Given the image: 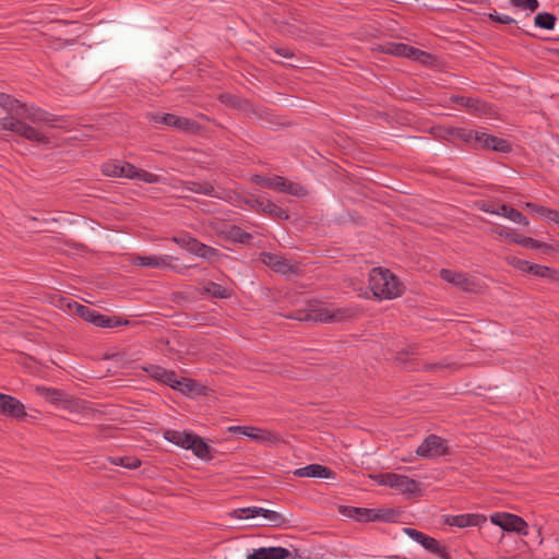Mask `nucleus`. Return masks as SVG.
Segmentation results:
<instances>
[{
  "label": "nucleus",
  "instance_id": "nucleus-1",
  "mask_svg": "<svg viewBox=\"0 0 559 559\" xmlns=\"http://www.w3.org/2000/svg\"><path fill=\"white\" fill-rule=\"evenodd\" d=\"M0 107L8 112V116L0 119V130L14 132L32 142L50 143V139L36 128L19 120V108L22 107V102L13 98L11 95L0 93Z\"/></svg>",
  "mask_w": 559,
  "mask_h": 559
},
{
  "label": "nucleus",
  "instance_id": "nucleus-2",
  "mask_svg": "<svg viewBox=\"0 0 559 559\" xmlns=\"http://www.w3.org/2000/svg\"><path fill=\"white\" fill-rule=\"evenodd\" d=\"M229 518L239 520L238 527H282L288 521L278 512L261 507H248L235 509L228 513Z\"/></svg>",
  "mask_w": 559,
  "mask_h": 559
},
{
  "label": "nucleus",
  "instance_id": "nucleus-3",
  "mask_svg": "<svg viewBox=\"0 0 559 559\" xmlns=\"http://www.w3.org/2000/svg\"><path fill=\"white\" fill-rule=\"evenodd\" d=\"M369 288L379 299H394L402 296L405 287L390 270L373 267L369 274Z\"/></svg>",
  "mask_w": 559,
  "mask_h": 559
},
{
  "label": "nucleus",
  "instance_id": "nucleus-4",
  "mask_svg": "<svg viewBox=\"0 0 559 559\" xmlns=\"http://www.w3.org/2000/svg\"><path fill=\"white\" fill-rule=\"evenodd\" d=\"M165 440L186 450H191L193 454L202 460H211L210 445L198 435L187 431L167 429L164 431Z\"/></svg>",
  "mask_w": 559,
  "mask_h": 559
},
{
  "label": "nucleus",
  "instance_id": "nucleus-5",
  "mask_svg": "<svg viewBox=\"0 0 559 559\" xmlns=\"http://www.w3.org/2000/svg\"><path fill=\"white\" fill-rule=\"evenodd\" d=\"M67 308L69 309L70 312L79 316L84 321L98 328H116L129 323L128 320H122L118 317H108L102 314L95 309H92L76 301H68Z\"/></svg>",
  "mask_w": 559,
  "mask_h": 559
},
{
  "label": "nucleus",
  "instance_id": "nucleus-6",
  "mask_svg": "<svg viewBox=\"0 0 559 559\" xmlns=\"http://www.w3.org/2000/svg\"><path fill=\"white\" fill-rule=\"evenodd\" d=\"M354 316L352 309L347 308H338V309H329V308H313L308 312L297 311L296 314L288 316L290 319H296L299 321H314V322H343L346 319H349Z\"/></svg>",
  "mask_w": 559,
  "mask_h": 559
},
{
  "label": "nucleus",
  "instance_id": "nucleus-7",
  "mask_svg": "<svg viewBox=\"0 0 559 559\" xmlns=\"http://www.w3.org/2000/svg\"><path fill=\"white\" fill-rule=\"evenodd\" d=\"M35 391L40 396L45 397L48 402L60 405L63 409L70 413H78L86 408L85 401L69 396L62 390L55 388L36 386Z\"/></svg>",
  "mask_w": 559,
  "mask_h": 559
},
{
  "label": "nucleus",
  "instance_id": "nucleus-8",
  "mask_svg": "<svg viewBox=\"0 0 559 559\" xmlns=\"http://www.w3.org/2000/svg\"><path fill=\"white\" fill-rule=\"evenodd\" d=\"M404 533L407 536H409L413 540L419 543L426 550L430 551L431 554H435L442 559H451L445 547L441 546L436 538L430 537L424 534L423 532H419L411 527H405Z\"/></svg>",
  "mask_w": 559,
  "mask_h": 559
},
{
  "label": "nucleus",
  "instance_id": "nucleus-9",
  "mask_svg": "<svg viewBox=\"0 0 559 559\" xmlns=\"http://www.w3.org/2000/svg\"><path fill=\"white\" fill-rule=\"evenodd\" d=\"M490 521L506 532H515L526 535L527 523L519 515L497 512L490 516Z\"/></svg>",
  "mask_w": 559,
  "mask_h": 559
},
{
  "label": "nucleus",
  "instance_id": "nucleus-10",
  "mask_svg": "<svg viewBox=\"0 0 559 559\" xmlns=\"http://www.w3.org/2000/svg\"><path fill=\"white\" fill-rule=\"evenodd\" d=\"M448 453L449 448L445 440L437 435H429L416 450V454L425 459L442 456Z\"/></svg>",
  "mask_w": 559,
  "mask_h": 559
},
{
  "label": "nucleus",
  "instance_id": "nucleus-11",
  "mask_svg": "<svg viewBox=\"0 0 559 559\" xmlns=\"http://www.w3.org/2000/svg\"><path fill=\"white\" fill-rule=\"evenodd\" d=\"M0 414L16 420L27 417L24 404L12 395L0 393Z\"/></svg>",
  "mask_w": 559,
  "mask_h": 559
},
{
  "label": "nucleus",
  "instance_id": "nucleus-12",
  "mask_svg": "<svg viewBox=\"0 0 559 559\" xmlns=\"http://www.w3.org/2000/svg\"><path fill=\"white\" fill-rule=\"evenodd\" d=\"M177 260L171 255H138L133 259V263L140 266H150V267H168L175 270L178 273H182L188 266L177 267L173 264V262Z\"/></svg>",
  "mask_w": 559,
  "mask_h": 559
},
{
  "label": "nucleus",
  "instance_id": "nucleus-13",
  "mask_svg": "<svg viewBox=\"0 0 559 559\" xmlns=\"http://www.w3.org/2000/svg\"><path fill=\"white\" fill-rule=\"evenodd\" d=\"M440 277L449 284L459 287L466 293H476L478 290L477 284L464 273L442 269L440 271Z\"/></svg>",
  "mask_w": 559,
  "mask_h": 559
},
{
  "label": "nucleus",
  "instance_id": "nucleus-14",
  "mask_svg": "<svg viewBox=\"0 0 559 559\" xmlns=\"http://www.w3.org/2000/svg\"><path fill=\"white\" fill-rule=\"evenodd\" d=\"M260 260L262 263H264L266 266L272 269L274 272L281 273V274H297L298 267L297 265L290 264L287 259L270 253V252H261L260 253Z\"/></svg>",
  "mask_w": 559,
  "mask_h": 559
},
{
  "label": "nucleus",
  "instance_id": "nucleus-15",
  "mask_svg": "<svg viewBox=\"0 0 559 559\" xmlns=\"http://www.w3.org/2000/svg\"><path fill=\"white\" fill-rule=\"evenodd\" d=\"M19 120H28L33 123H48L57 121L53 115L39 107L28 105L26 103H22V107L19 108Z\"/></svg>",
  "mask_w": 559,
  "mask_h": 559
},
{
  "label": "nucleus",
  "instance_id": "nucleus-16",
  "mask_svg": "<svg viewBox=\"0 0 559 559\" xmlns=\"http://www.w3.org/2000/svg\"><path fill=\"white\" fill-rule=\"evenodd\" d=\"M451 100L456 105L466 107L467 109H469L471 112L479 116L489 115L491 111V107L487 103L481 102L479 98L452 96Z\"/></svg>",
  "mask_w": 559,
  "mask_h": 559
},
{
  "label": "nucleus",
  "instance_id": "nucleus-17",
  "mask_svg": "<svg viewBox=\"0 0 559 559\" xmlns=\"http://www.w3.org/2000/svg\"><path fill=\"white\" fill-rule=\"evenodd\" d=\"M475 143L483 148H490L495 152L507 153L511 150V145L507 140L483 132L478 133V140Z\"/></svg>",
  "mask_w": 559,
  "mask_h": 559
},
{
  "label": "nucleus",
  "instance_id": "nucleus-18",
  "mask_svg": "<svg viewBox=\"0 0 559 559\" xmlns=\"http://www.w3.org/2000/svg\"><path fill=\"white\" fill-rule=\"evenodd\" d=\"M484 522H486V518L480 514H459L444 518V524L456 527L477 526Z\"/></svg>",
  "mask_w": 559,
  "mask_h": 559
},
{
  "label": "nucleus",
  "instance_id": "nucleus-19",
  "mask_svg": "<svg viewBox=\"0 0 559 559\" xmlns=\"http://www.w3.org/2000/svg\"><path fill=\"white\" fill-rule=\"evenodd\" d=\"M297 477H312V478H331L335 476V473L321 464H309L305 467L297 468L294 472Z\"/></svg>",
  "mask_w": 559,
  "mask_h": 559
},
{
  "label": "nucleus",
  "instance_id": "nucleus-20",
  "mask_svg": "<svg viewBox=\"0 0 559 559\" xmlns=\"http://www.w3.org/2000/svg\"><path fill=\"white\" fill-rule=\"evenodd\" d=\"M164 384L169 385L174 390L182 393H190L195 391L198 383L194 380L187 378H177V373L173 370H168V374L165 376Z\"/></svg>",
  "mask_w": 559,
  "mask_h": 559
},
{
  "label": "nucleus",
  "instance_id": "nucleus-21",
  "mask_svg": "<svg viewBox=\"0 0 559 559\" xmlns=\"http://www.w3.org/2000/svg\"><path fill=\"white\" fill-rule=\"evenodd\" d=\"M290 551L284 547H262L247 556V559H286Z\"/></svg>",
  "mask_w": 559,
  "mask_h": 559
},
{
  "label": "nucleus",
  "instance_id": "nucleus-22",
  "mask_svg": "<svg viewBox=\"0 0 559 559\" xmlns=\"http://www.w3.org/2000/svg\"><path fill=\"white\" fill-rule=\"evenodd\" d=\"M342 515L356 520L357 522H373V509L340 506Z\"/></svg>",
  "mask_w": 559,
  "mask_h": 559
},
{
  "label": "nucleus",
  "instance_id": "nucleus-23",
  "mask_svg": "<svg viewBox=\"0 0 559 559\" xmlns=\"http://www.w3.org/2000/svg\"><path fill=\"white\" fill-rule=\"evenodd\" d=\"M246 437L261 444L278 443L281 438L277 433L258 427L249 426Z\"/></svg>",
  "mask_w": 559,
  "mask_h": 559
},
{
  "label": "nucleus",
  "instance_id": "nucleus-24",
  "mask_svg": "<svg viewBox=\"0 0 559 559\" xmlns=\"http://www.w3.org/2000/svg\"><path fill=\"white\" fill-rule=\"evenodd\" d=\"M134 169L135 166L130 163H124L123 165L105 164L103 167V173L109 177H124L133 179Z\"/></svg>",
  "mask_w": 559,
  "mask_h": 559
},
{
  "label": "nucleus",
  "instance_id": "nucleus-25",
  "mask_svg": "<svg viewBox=\"0 0 559 559\" xmlns=\"http://www.w3.org/2000/svg\"><path fill=\"white\" fill-rule=\"evenodd\" d=\"M152 119L155 122H160L180 130H188L192 124L190 119L178 117L173 114L153 115Z\"/></svg>",
  "mask_w": 559,
  "mask_h": 559
},
{
  "label": "nucleus",
  "instance_id": "nucleus-26",
  "mask_svg": "<svg viewBox=\"0 0 559 559\" xmlns=\"http://www.w3.org/2000/svg\"><path fill=\"white\" fill-rule=\"evenodd\" d=\"M413 49H414V47L408 46L403 43L389 41V43L379 45V51H381L383 53L392 55V56H396V57H406L408 59H409V55H412Z\"/></svg>",
  "mask_w": 559,
  "mask_h": 559
},
{
  "label": "nucleus",
  "instance_id": "nucleus-27",
  "mask_svg": "<svg viewBox=\"0 0 559 559\" xmlns=\"http://www.w3.org/2000/svg\"><path fill=\"white\" fill-rule=\"evenodd\" d=\"M396 490L401 493L416 495L420 492L419 483L406 475H401Z\"/></svg>",
  "mask_w": 559,
  "mask_h": 559
},
{
  "label": "nucleus",
  "instance_id": "nucleus-28",
  "mask_svg": "<svg viewBox=\"0 0 559 559\" xmlns=\"http://www.w3.org/2000/svg\"><path fill=\"white\" fill-rule=\"evenodd\" d=\"M192 254L211 261L219 255V251L216 248L210 247L197 240V246H194Z\"/></svg>",
  "mask_w": 559,
  "mask_h": 559
},
{
  "label": "nucleus",
  "instance_id": "nucleus-29",
  "mask_svg": "<svg viewBox=\"0 0 559 559\" xmlns=\"http://www.w3.org/2000/svg\"><path fill=\"white\" fill-rule=\"evenodd\" d=\"M108 461L114 465H119L128 469H136L142 462L135 456H109Z\"/></svg>",
  "mask_w": 559,
  "mask_h": 559
},
{
  "label": "nucleus",
  "instance_id": "nucleus-30",
  "mask_svg": "<svg viewBox=\"0 0 559 559\" xmlns=\"http://www.w3.org/2000/svg\"><path fill=\"white\" fill-rule=\"evenodd\" d=\"M227 238L234 242L248 245L252 239V235L245 231L239 226H231L227 231Z\"/></svg>",
  "mask_w": 559,
  "mask_h": 559
},
{
  "label": "nucleus",
  "instance_id": "nucleus-31",
  "mask_svg": "<svg viewBox=\"0 0 559 559\" xmlns=\"http://www.w3.org/2000/svg\"><path fill=\"white\" fill-rule=\"evenodd\" d=\"M263 213L270 215L271 217L277 218V219H288L289 215L288 213L278 206L277 204L273 203L271 200L266 199L264 202L262 211Z\"/></svg>",
  "mask_w": 559,
  "mask_h": 559
},
{
  "label": "nucleus",
  "instance_id": "nucleus-32",
  "mask_svg": "<svg viewBox=\"0 0 559 559\" xmlns=\"http://www.w3.org/2000/svg\"><path fill=\"white\" fill-rule=\"evenodd\" d=\"M197 238L192 237L188 233H182L180 235L171 237V241L181 247L182 249L187 250L188 252L192 253L194 246H197Z\"/></svg>",
  "mask_w": 559,
  "mask_h": 559
},
{
  "label": "nucleus",
  "instance_id": "nucleus-33",
  "mask_svg": "<svg viewBox=\"0 0 559 559\" xmlns=\"http://www.w3.org/2000/svg\"><path fill=\"white\" fill-rule=\"evenodd\" d=\"M556 16L548 12H540L537 13L534 17V24L537 27L544 28V29H554L556 25Z\"/></svg>",
  "mask_w": 559,
  "mask_h": 559
},
{
  "label": "nucleus",
  "instance_id": "nucleus-34",
  "mask_svg": "<svg viewBox=\"0 0 559 559\" xmlns=\"http://www.w3.org/2000/svg\"><path fill=\"white\" fill-rule=\"evenodd\" d=\"M478 131H473V130H467V129H450L448 131V134L455 138V139H460L464 142H476L478 140Z\"/></svg>",
  "mask_w": 559,
  "mask_h": 559
},
{
  "label": "nucleus",
  "instance_id": "nucleus-35",
  "mask_svg": "<svg viewBox=\"0 0 559 559\" xmlns=\"http://www.w3.org/2000/svg\"><path fill=\"white\" fill-rule=\"evenodd\" d=\"M204 292L214 298L224 299L230 296V293L227 288L214 282H209L204 287Z\"/></svg>",
  "mask_w": 559,
  "mask_h": 559
},
{
  "label": "nucleus",
  "instance_id": "nucleus-36",
  "mask_svg": "<svg viewBox=\"0 0 559 559\" xmlns=\"http://www.w3.org/2000/svg\"><path fill=\"white\" fill-rule=\"evenodd\" d=\"M373 522H394L397 518V512L393 509H373Z\"/></svg>",
  "mask_w": 559,
  "mask_h": 559
},
{
  "label": "nucleus",
  "instance_id": "nucleus-37",
  "mask_svg": "<svg viewBox=\"0 0 559 559\" xmlns=\"http://www.w3.org/2000/svg\"><path fill=\"white\" fill-rule=\"evenodd\" d=\"M409 59L418 61L419 63H421L424 66H432L433 62L436 61L435 56H432L429 52L419 50L415 47L412 51V55H409Z\"/></svg>",
  "mask_w": 559,
  "mask_h": 559
},
{
  "label": "nucleus",
  "instance_id": "nucleus-38",
  "mask_svg": "<svg viewBox=\"0 0 559 559\" xmlns=\"http://www.w3.org/2000/svg\"><path fill=\"white\" fill-rule=\"evenodd\" d=\"M401 475L395 473H385L380 474L374 477L377 483L381 486H388L390 488L396 489V486L399 485L397 480H400Z\"/></svg>",
  "mask_w": 559,
  "mask_h": 559
},
{
  "label": "nucleus",
  "instance_id": "nucleus-39",
  "mask_svg": "<svg viewBox=\"0 0 559 559\" xmlns=\"http://www.w3.org/2000/svg\"><path fill=\"white\" fill-rule=\"evenodd\" d=\"M187 185V188L195 193L212 195L214 192V187L209 182L189 181Z\"/></svg>",
  "mask_w": 559,
  "mask_h": 559
},
{
  "label": "nucleus",
  "instance_id": "nucleus-40",
  "mask_svg": "<svg viewBox=\"0 0 559 559\" xmlns=\"http://www.w3.org/2000/svg\"><path fill=\"white\" fill-rule=\"evenodd\" d=\"M460 368H461V366L456 362H436V364L426 362L423 365V370L427 371V372L428 371L445 370V369L457 370Z\"/></svg>",
  "mask_w": 559,
  "mask_h": 559
},
{
  "label": "nucleus",
  "instance_id": "nucleus-41",
  "mask_svg": "<svg viewBox=\"0 0 559 559\" xmlns=\"http://www.w3.org/2000/svg\"><path fill=\"white\" fill-rule=\"evenodd\" d=\"M282 192L292 194L294 197H305L307 194V190L304 186L296 182L287 181L286 179L285 187H283Z\"/></svg>",
  "mask_w": 559,
  "mask_h": 559
},
{
  "label": "nucleus",
  "instance_id": "nucleus-42",
  "mask_svg": "<svg viewBox=\"0 0 559 559\" xmlns=\"http://www.w3.org/2000/svg\"><path fill=\"white\" fill-rule=\"evenodd\" d=\"M513 8L535 12L539 8L538 0H510Z\"/></svg>",
  "mask_w": 559,
  "mask_h": 559
},
{
  "label": "nucleus",
  "instance_id": "nucleus-43",
  "mask_svg": "<svg viewBox=\"0 0 559 559\" xmlns=\"http://www.w3.org/2000/svg\"><path fill=\"white\" fill-rule=\"evenodd\" d=\"M507 263L515 269H518L519 271L523 272V273H531V269H532V262L530 261H526V260H522L520 258H516V257H508L507 258Z\"/></svg>",
  "mask_w": 559,
  "mask_h": 559
},
{
  "label": "nucleus",
  "instance_id": "nucleus-44",
  "mask_svg": "<svg viewBox=\"0 0 559 559\" xmlns=\"http://www.w3.org/2000/svg\"><path fill=\"white\" fill-rule=\"evenodd\" d=\"M144 370L148 373V376L156 380V381H159L162 383H164V380H165V376L168 374V370L160 367V366H155V365H152L147 368H144Z\"/></svg>",
  "mask_w": 559,
  "mask_h": 559
},
{
  "label": "nucleus",
  "instance_id": "nucleus-45",
  "mask_svg": "<svg viewBox=\"0 0 559 559\" xmlns=\"http://www.w3.org/2000/svg\"><path fill=\"white\" fill-rule=\"evenodd\" d=\"M133 179H139L144 182H148V183H157L159 181V176L148 173L143 169H138L135 167L134 174H133Z\"/></svg>",
  "mask_w": 559,
  "mask_h": 559
},
{
  "label": "nucleus",
  "instance_id": "nucleus-46",
  "mask_svg": "<svg viewBox=\"0 0 559 559\" xmlns=\"http://www.w3.org/2000/svg\"><path fill=\"white\" fill-rule=\"evenodd\" d=\"M237 108L250 115L262 116L261 110L257 108L250 100L240 98L237 100Z\"/></svg>",
  "mask_w": 559,
  "mask_h": 559
},
{
  "label": "nucleus",
  "instance_id": "nucleus-47",
  "mask_svg": "<svg viewBox=\"0 0 559 559\" xmlns=\"http://www.w3.org/2000/svg\"><path fill=\"white\" fill-rule=\"evenodd\" d=\"M283 187H285V178L281 176L267 177V180L264 181V188L278 192L283 191Z\"/></svg>",
  "mask_w": 559,
  "mask_h": 559
},
{
  "label": "nucleus",
  "instance_id": "nucleus-48",
  "mask_svg": "<svg viewBox=\"0 0 559 559\" xmlns=\"http://www.w3.org/2000/svg\"><path fill=\"white\" fill-rule=\"evenodd\" d=\"M512 242L531 249H534V247L539 246L538 240L531 237H524L518 233H514Z\"/></svg>",
  "mask_w": 559,
  "mask_h": 559
},
{
  "label": "nucleus",
  "instance_id": "nucleus-49",
  "mask_svg": "<svg viewBox=\"0 0 559 559\" xmlns=\"http://www.w3.org/2000/svg\"><path fill=\"white\" fill-rule=\"evenodd\" d=\"M530 274H533V275L542 277V278L549 280V275L552 274V269L549 266L533 263Z\"/></svg>",
  "mask_w": 559,
  "mask_h": 559
},
{
  "label": "nucleus",
  "instance_id": "nucleus-50",
  "mask_svg": "<svg viewBox=\"0 0 559 559\" xmlns=\"http://www.w3.org/2000/svg\"><path fill=\"white\" fill-rule=\"evenodd\" d=\"M508 218L512 222H515L518 224H521L523 226L528 225V221L526 216H524L520 211L511 207L508 212Z\"/></svg>",
  "mask_w": 559,
  "mask_h": 559
},
{
  "label": "nucleus",
  "instance_id": "nucleus-51",
  "mask_svg": "<svg viewBox=\"0 0 559 559\" xmlns=\"http://www.w3.org/2000/svg\"><path fill=\"white\" fill-rule=\"evenodd\" d=\"M265 201H266V198H262V197L254 198V197H251V198L246 199L245 203L247 205H249L251 209H253V210H255L258 212H261Z\"/></svg>",
  "mask_w": 559,
  "mask_h": 559
},
{
  "label": "nucleus",
  "instance_id": "nucleus-52",
  "mask_svg": "<svg viewBox=\"0 0 559 559\" xmlns=\"http://www.w3.org/2000/svg\"><path fill=\"white\" fill-rule=\"evenodd\" d=\"M488 17L491 21L497 22V23H502V24H513V23H515V20L513 17H511L509 15H499L496 12L488 14Z\"/></svg>",
  "mask_w": 559,
  "mask_h": 559
},
{
  "label": "nucleus",
  "instance_id": "nucleus-53",
  "mask_svg": "<svg viewBox=\"0 0 559 559\" xmlns=\"http://www.w3.org/2000/svg\"><path fill=\"white\" fill-rule=\"evenodd\" d=\"M413 354V352L411 353L408 350L397 352L394 357V362L397 365H406V362L409 360V356Z\"/></svg>",
  "mask_w": 559,
  "mask_h": 559
},
{
  "label": "nucleus",
  "instance_id": "nucleus-54",
  "mask_svg": "<svg viewBox=\"0 0 559 559\" xmlns=\"http://www.w3.org/2000/svg\"><path fill=\"white\" fill-rule=\"evenodd\" d=\"M219 99L222 103H224L230 107L237 108V100H239L240 97L235 96L233 94H222L219 96Z\"/></svg>",
  "mask_w": 559,
  "mask_h": 559
},
{
  "label": "nucleus",
  "instance_id": "nucleus-55",
  "mask_svg": "<svg viewBox=\"0 0 559 559\" xmlns=\"http://www.w3.org/2000/svg\"><path fill=\"white\" fill-rule=\"evenodd\" d=\"M525 207L543 217L546 216V213L548 211V207H545V206H542V205H538V204L532 203V202H527L525 204Z\"/></svg>",
  "mask_w": 559,
  "mask_h": 559
},
{
  "label": "nucleus",
  "instance_id": "nucleus-56",
  "mask_svg": "<svg viewBox=\"0 0 559 559\" xmlns=\"http://www.w3.org/2000/svg\"><path fill=\"white\" fill-rule=\"evenodd\" d=\"M288 25V32L294 36H299L301 33L306 32V28L304 27L302 23H294V24H287Z\"/></svg>",
  "mask_w": 559,
  "mask_h": 559
},
{
  "label": "nucleus",
  "instance_id": "nucleus-57",
  "mask_svg": "<svg viewBox=\"0 0 559 559\" xmlns=\"http://www.w3.org/2000/svg\"><path fill=\"white\" fill-rule=\"evenodd\" d=\"M491 233L497 234L498 236L503 237L506 239H509L510 241H512L513 235H514V231L507 230V229L500 228V227L492 228Z\"/></svg>",
  "mask_w": 559,
  "mask_h": 559
},
{
  "label": "nucleus",
  "instance_id": "nucleus-58",
  "mask_svg": "<svg viewBox=\"0 0 559 559\" xmlns=\"http://www.w3.org/2000/svg\"><path fill=\"white\" fill-rule=\"evenodd\" d=\"M545 218L548 222L555 223L559 226V211L548 209Z\"/></svg>",
  "mask_w": 559,
  "mask_h": 559
},
{
  "label": "nucleus",
  "instance_id": "nucleus-59",
  "mask_svg": "<svg viewBox=\"0 0 559 559\" xmlns=\"http://www.w3.org/2000/svg\"><path fill=\"white\" fill-rule=\"evenodd\" d=\"M511 207L512 206L507 204H497L496 214L508 218V212Z\"/></svg>",
  "mask_w": 559,
  "mask_h": 559
},
{
  "label": "nucleus",
  "instance_id": "nucleus-60",
  "mask_svg": "<svg viewBox=\"0 0 559 559\" xmlns=\"http://www.w3.org/2000/svg\"><path fill=\"white\" fill-rule=\"evenodd\" d=\"M538 245L539 246L534 247V249L542 250L543 253H549L555 250L551 245H548V243H545L542 241H538Z\"/></svg>",
  "mask_w": 559,
  "mask_h": 559
},
{
  "label": "nucleus",
  "instance_id": "nucleus-61",
  "mask_svg": "<svg viewBox=\"0 0 559 559\" xmlns=\"http://www.w3.org/2000/svg\"><path fill=\"white\" fill-rule=\"evenodd\" d=\"M248 429H249V426H231L228 428V431L229 432H238V433L246 436Z\"/></svg>",
  "mask_w": 559,
  "mask_h": 559
},
{
  "label": "nucleus",
  "instance_id": "nucleus-62",
  "mask_svg": "<svg viewBox=\"0 0 559 559\" xmlns=\"http://www.w3.org/2000/svg\"><path fill=\"white\" fill-rule=\"evenodd\" d=\"M480 210H481V211H484V212H486V213L496 214L497 205H496V204H492V203L484 204V205L480 207Z\"/></svg>",
  "mask_w": 559,
  "mask_h": 559
},
{
  "label": "nucleus",
  "instance_id": "nucleus-63",
  "mask_svg": "<svg viewBox=\"0 0 559 559\" xmlns=\"http://www.w3.org/2000/svg\"><path fill=\"white\" fill-rule=\"evenodd\" d=\"M275 52L281 56V57H284V58H292L294 57V53L287 49H284V48H276L275 49Z\"/></svg>",
  "mask_w": 559,
  "mask_h": 559
},
{
  "label": "nucleus",
  "instance_id": "nucleus-64",
  "mask_svg": "<svg viewBox=\"0 0 559 559\" xmlns=\"http://www.w3.org/2000/svg\"><path fill=\"white\" fill-rule=\"evenodd\" d=\"M267 180V177H263V176H260V175H254L252 177V181L255 182L257 185L261 186V187H264V181Z\"/></svg>",
  "mask_w": 559,
  "mask_h": 559
}]
</instances>
